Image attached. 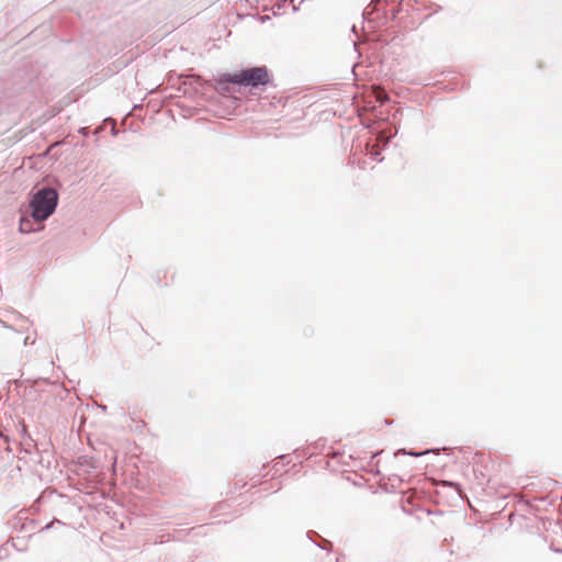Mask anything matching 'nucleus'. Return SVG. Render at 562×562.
<instances>
[{"instance_id":"1","label":"nucleus","mask_w":562,"mask_h":562,"mask_svg":"<svg viewBox=\"0 0 562 562\" xmlns=\"http://www.w3.org/2000/svg\"><path fill=\"white\" fill-rule=\"evenodd\" d=\"M58 195L54 189L44 188L36 192L30 203L32 216L42 222L52 215L57 205Z\"/></svg>"},{"instance_id":"2","label":"nucleus","mask_w":562,"mask_h":562,"mask_svg":"<svg viewBox=\"0 0 562 562\" xmlns=\"http://www.w3.org/2000/svg\"><path fill=\"white\" fill-rule=\"evenodd\" d=\"M269 72L266 67H254L224 75V81L228 83L258 87L269 82Z\"/></svg>"},{"instance_id":"3","label":"nucleus","mask_w":562,"mask_h":562,"mask_svg":"<svg viewBox=\"0 0 562 562\" xmlns=\"http://www.w3.org/2000/svg\"><path fill=\"white\" fill-rule=\"evenodd\" d=\"M20 231L22 233H30L32 227L30 225V221L27 218H21L20 221Z\"/></svg>"},{"instance_id":"4","label":"nucleus","mask_w":562,"mask_h":562,"mask_svg":"<svg viewBox=\"0 0 562 562\" xmlns=\"http://www.w3.org/2000/svg\"><path fill=\"white\" fill-rule=\"evenodd\" d=\"M369 154L371 155V157H372L373 159H378V157L380 156V146H379V144H374V145L370 148Z\"/></svg>"},{"instance_id":"5","label":"nucleus","mask_w":562,"mask_h":562,"mask_svg":"<svg viewBox=\"0 0 562 562\" xmlns=\"http://www.w3.org/2000/svg\"><path fill=\"white\" fill-rule=\"evenodd\" d=\"M374 93L380 102H383L386 99V93L381 88H375Z\"/></svg>"},{"instance_id":"6","label":"nucleus","mask_w":562,"mask_h":562,"mask_svg":"<svg viewBox=\"0 0 562 562\" xmlns=\"http://www.w3.org/2000/svg\"><path fill=\"white\" fill-rule=\"evenodd\" d=\"M376 144L379 143H383V144H386L387 143V137L384 135V133H380L379 136L376 137Z\"/></svg>"}]
</instances>
